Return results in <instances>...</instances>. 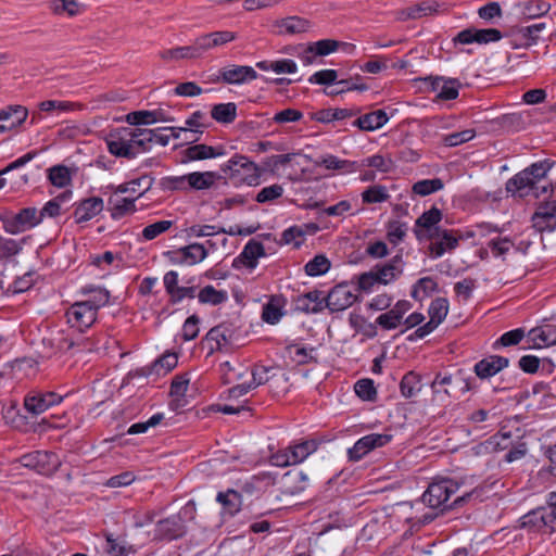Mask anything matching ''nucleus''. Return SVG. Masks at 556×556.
Returning a JSON list of instances; mask_svg holds the SVG:
<instances>
[{
	"instance_id": "nucleus-31",
	"label": "nucleus",
	"mask_w": 556,
	"mask_h": 556,
	"mask_svg": "<svg viewBox=\"0 0 556 556\" xmlns=\"http://www.w3.org/2000/svg\"><path fill=\"white\" fill-rule=\"evenodd\" d=\"M314 164L316 166H324L327 169L342 170L346 173L355 172L358 167L356 162L340 160L332 154H327L315 160Z\"/></svg>"
},
{
	"instance_id": "nucleus-13",
	"label": "nucleus",
	"mask_w": 556,
	"mask_h": 556,
	"mask_svg": "<svg viewBox=\"0 0 556 556\" xmlns=\"http://www.w3.org/2000/svg\"><path fill=\"white\" fill-rule=\"evenodd\" d=\"M442 219V212L435 206L424 212L415 223V233L418 239L433 240L434 232H438L441 227L438 224Z\"/></svg>"
},
{
	"instance_id": "nucleus-36",
	"label": "nucleus",
	"mask_w": 556,
	"mask_h": 556,
	"mask_svg": "<svg viewBox=\"0 0 556 556\" xmlns=\"http://www.w3.org/2000/svg\"><path fill=\"white\" fill-rule=\"evenodd\" d=\"M154 179L149 175H143L137 179H132L128 182L122 184L115 188V193L137 192L138 188H142L139 197L144 194L151 189Z\"/></svg>"
},
{
	"instance_id": "nucleus-47",
	"label": "nucleus",
	"mask_w": 556,
	"mask_h": 556,
	"mask_svg": "<svg viewBox=\"0 0 556 556\" xmlns=\"http://www.w3.org/2000/svg\"><path fill=\"white\" fill-rule=\"evenodd\" d=\"M444 184L440 178L424 179L414 184L413 191L421 197L429 195L435 191L443 189Z\"/></svg>"
},
{
	"instance_id": "nucleus-62",
	"label": "nucleus",
	"mask_w": 556,
	"mask_h": 556,
	"mask_svg": "<svg viewBox=\"0 0 556 556\" xmlns=\"http://www.w3.org/2000/svg\"><path fill=\"white\" fill-rule=\"evenodd\" d=\"M154 111H134L126 115V122L134 126L153 124Z\"/></svg>"
},
{
	"instance_id": "nucleus-16",
	"label": "nucleus",
	"mask_w": 556,
	"mask_h": 556,
	"mask_svg": "<svg viewBox=\"0 0 556 556\" xmlns=\"http://www.w3.org/2000/svg\"><path fill=\"white\" fill-rule=\"evenodd\" d=\"M533 227L542 231L556 229V200L541 203L532 215Z\"/></svg>"
},
{
	"instance_id": "nucleus-37",
	"label": "nucleus",
	"mask_w": 556,
	"mask_h": 556,
	"mask_svg": "<svg viewBox=\"0 0 556 556\" xmlns=\"http://www.w3.org/2000/svg\"><path fill=\"white\" fill-rule=\"evenodd\" d=\"M84 294H90L88 300H85L91 308H94V312L98 313L100 307L105 306L110 301V292L103 288H93L86 287L83 289Z\"/></svg>"
},
{
	"instance_id": "nucleus-25",
	"label": "nucleus",
	"mask_w": 556,
	"mask_h": 556,
	"mask_svg": "<svg viewBox=\"0 0 556 556\" xmlns=\"http://www.w3.org/2000/svg\"><path fill=\"white\" fill-rule=\"evenodd\" d=\"M103 210V200L98 197L85 199L74 212L76 223L88 222Z\"/></svg>"
},
{
	"instance_id": "nucleus-8",
	"label": "nucleus",
	"mask_w": 556,
	"mask_h": 556,
	"mask_svg": "<svg viewBox=\"0 0 556 556\" xmlns=\"http://www.w3.org/2000/svg\"><path fill=\"white\" fill-rule=\"evenodd\" d=\"M20 462L24 467L34 469L45 476L53 475L61 466L59 456L48 451H35L23 455Z\"/></svg>"
},
{
	"instance_id": "nucleus-11",
	"label": "nucleus",
	"mask_w": 556,
	"mask_h": 556,
	"mask_svg": "<svg viewBox=\"0 0 556 556\" xmlns=\"http://www.w3.org/2000/svg\"><path fill=\"white\" fill-rule=\"evenodd\" d=\"M392 440L388 433H370L358 439L353 447L348 450L350 460L357 462L376 447H381Z\"/></svg>"
},
{
	"instance_id": "nucleus-55",
	"label": "nucleus",
	"mask_w": 556,
	"mask_h": 556,
	"mask_svg": "<svg viewBox=\"0 0 556 556\" xmlns=\"http://www.w3.org/2000/svg\"><path fill=\"white\" fill-rule=\"evenodd\" d=\"M355 393L364 401H374L377 391L370 379H361L354 386Z\"/></svg>"
},
{
	"instance_id": "nucleus-32",
	"label": "nucleus",
	"mask_w": 556,
	"mask_h": 556,
	"mask_svg": "<svg viewBox=\"0 0 556 556\" xmlns=\"http://www.w3.org/2000/svg\"><path fill=\"white\" fill-rule=\"evenodd\" d=\"M211 116L217 123L230 124L237 118V105L233 102L213 105Z\"/></svg>"
},
{
	"instance_id": "nucleus-41",
	"label": "nucleus",
	"mask_w": 556,
	"mask_h": 556,
	"mask_svg": "<svg viewBox=\"0 0 556 556\" xmlns=\"http://www.w3.org/2000/svg\"><path fill=\"white\" fill-rule=\"evenodd\" d=\"M286 350L298 365L318 363L317 358L312 355V352L316 350L315 348L307 350L305 346H301L299 344H289Z\"/></svg>"
},
{
	"instance_id": "nucleus-12",
	"label": "nucleus",
	"mask_w": 556,
	"mask_h": 556,
	"mask_svg": "<svg viewBox=\"0 0 556 556\" xmlns=\"http://www.w3.org/2000/svg\"><path fill=\"white\" fill-rule=\"evenodd\" d=\"M66 318L71 327L84 331L96 321L97 313L85 301H79L71 305L66 312Z\"/></svg>"
},
{
	"instance_id": "nucleus-43",
	"label": "nucleus",
	"mask_w": 556,
	"mask_h": 556,
	"mask_svg": "<svg viewBox=\"0 0 556 556\" xmlns=\"http://www.w3.org/2000/svg\"><path fill=\"white\" fill-rule=\"evenodd\" d=\"M551 10V4L541 0H531L523 3L522 15L526 20L544 16Z\"/></svg>"
},
{
	"instance_id": "nucleus-34",
	"label": "nucleus",
	"mask_w": 556,
	"mask_h": 556,
	"mask_svg": "<svg viewBox=\"0 0 556 556\" xmlns=\"http://www.w3.org/2000/svg\"><path fill=\"white\" fill-rule=\"evenodd\" d=\"M48 8L54 15L66 14L74 17L79 14V3L76 0H48Z\"/></svg>"
},
{
	"instance_id": "nucleus-53",
	"label": "nucleus",
	"mask_w": 556,
	"mask_h": 556,
	"mask_svg": "<svg viewBox=\"0 0 556 556\" xmlns=\"http://www.w3.org/2000/svg\"><path fill=\"white\" fill-rule=\"evenodd\" d=\"M525 337V330L521 328H517L510 331H507L501 336L500 339H497L494 344L493 349H498L501 346H511L518 344Z\"/></svg>"
},
{
	"instance_id": "nucleus-23",
	"label": "nucleus",
	"mask_w": 556,
	"mask_h": 556,
	"mask_svg": "<svg viewBox=\"0 0 556 556\" xmlns=\"http://www.w3.org/2000/svg\"><path fill=\"white\" fill-rule=\"evenodd\" d=\"M257 78L253 67L247 65H232L222 70V80L226 84H243Z\"/></svg>"
},
{
	"instance_id": "nucleus-35",
	"label": "nucleus",
	"mask_w": 556,
	"mask_h": 556,
	"mask_svg": "<svg viewBox=\"0 0 556 556\" xmlns=\"http://www.w3.org/2000/svg\"><path fill=\"white\" fill-rule=\"evenodd\" d=\"M277 25L289 35L305 33L311 27L309 21L295 15L280 20Z\"/></svg>"
},
{
	"instance_id": "nucleus-3",
	"label": "nucleus",
	"mask_w": 556,
	"mask_h": 556,
	"mask_svg": "<svg viewBox=\"0 0 556 556\" xmlns=\"http://www.w3.org/2000/svg\"><path fill=\"white\" fill-rule=\"evenodd\" d=\"M485 488V484L477 486L470 492H467L464 495L458 496L451 505H446L451 495L454 494L459 489V483L453 479L443 478L430 483L427 490L424 492L421 500L422 503L429 506L430 508H453L456 506H462L465 502H467L469 498L473 496L481 497Z\"/></svg>"
},
{
	"instance_id": "nucleus-4",
	"label": "nucleus",
	"mask_w": 556,
	"mask_h": 556,
	"mask_svg": "<svg viewBox=\"0 0 556 556\" xmlns=\"http://www.w3.org/2000/svg\"><path fill=\"white\" fill-rule=\"evenodd\" d=\"M222 175L216 172H193L182 176H169L161 179V187L169 191H203L211 189Z\"/></svg>"
},
{
	"instance_id": "nucleus-60",
	"label": "nucleus",
	"mask_w": 556,
	"mask_h": 556,
	"mask_svg": "<svg viewBox=\"0 0 556 556\" xmlns=\"http://www.w3.org/2000/svg\"><path fill=\"white\" fill-rule=\"evenodd\" d=\"M513 247L514 243L508 238H496L488 242V248L495 257L504 256Z\"/></svg>"
},
{
	"instance_id": "nucleus-1",
	"label": "nucleus",
	"mask_w": 556,
	"mask_h": 556,
	"mask_svg": "<svg viewBox=\"0 0 556 556\" xmlns=\"http://www.w3.org/2000/svg\"><path fill=\"white\" fill-rule=\"evenodd\" d=\"M153 136L152 129L123 127L109 134L106 144L112 155L131 160L151 149Z\"/></svg>"
},
{
	"instance_id": "nucleus-27",
	"label": "nucleus",
	"mask_w": 556,
	"mask_h": 556,
	"mask_svg": "<svg viewBox=\"0 0 556 556\" xmlns=\"http://www.w3.org/2000/svg\"><path fill=\"white\" fill-rule=\"evenodd\" d=\"M237 38L236 34L228 30L213 31L198 37L202 53H206L210 49L223 46Z\"/></svg>"
},
{
	"instance_id": "nucleus-21",
	"label": "nucleus",
	"mask_w": 556,
	"mask_h": 556,
	"mask_svg": "<svg viewBox=\"0 0 556 556\" xmlns=\"http://www.w3.org/2000/svg\"><path fill=\"white\" fill-rule=\"evenodd\" d=\"M509 359L500 355H490L479 361L475 367V374L480 379H488L495 376L497 372L508 367Z\"/></svg>"
},
{
	"instance_id": "nucleus-56",
	"label": "nucleus",
	"mask_w": 556,
	"mask_h": 556,
	"mask_svg": "<svg viewBox=\"0 0 556 556\" xmlns=\"http://www.w3.org/2000/svg\"><path fill=\"white\" fill-rule=\"evenodd\" d=\"M547 26V22H540L529 26L520 27L518 33L527 40L526 45L530 46L535 43L539 39V34L545 29Z\"/></svg>"
},
{
	"instance_id": "nucleus-51",
	"label": "nucleus",
	"mask_w": 556,
	"mask_h": 556,
	"mask_svg": "<svg viewBox=\"0 0 556 556\" xmlns=\"http://www.w3.org/2000/svg\"><path fill=\"white\" fill-rule=\"evenodd\" d=\"M24 242L25 239L17 242L14 239L0 237V260L9 258L18 254L23 249L22 244Z\"/></svg>"
},
{
	"instance_id": "nucleus-48",
	"label": "nucleus",
	"mask_w": 556,
	"mask_h": 556,
	"mask_svg": "<svg viewBox=\"0 0 556 556\" xmlns=\"http://www.w3.org/2000/svg\"><path fill=\"white\" fill-rule=\"evenodd\" d=\"M390 198L387 188L381 185H375L367 188L362 193V200L364 203H381Z\"/></svg>"
},
{
	"instance_id": "nucleus-64",
	"label": "nucleus",
	"mask_w": 556,
	"mask_h": 556,
	"mask_svg": "<svg viewBox=\"0 0 556 556\" xmlns=\"http://www.w3.org/2000/svg\"><path fill=\"white\" fill-rule=\"evenodd\" d=\"M200 318L197 315L189 316L182 326V339L185 341L194 340L199 334Z\"/></svg>"
},
{
	"instance_id": "nucleus-39",
	"label": "nucleus",
	"mask_w": 556,
	"mask_h": 556,
	"mask_svg": "<svg viewBox=\"0 0 556 556\" xmlns=\"http://www.w3.org/2000/svg\"><path fill=\"white\" fill-rule=\"evenodd\" d=\"M198 299L202 304L219 305L227 301L228 294L225 290H216L208 285L200 290Z\"/></svg>"
},
{
	"instance_id": "nucleus-14",
	"label": "nucleus",
	"mask_w": 556,
	"mask_h": 556,
	"mask_svg": "<svg viewBox=\"0 0 556 556\" xmlns=\"http://www.w3.org/2000/svg\"><path fill=\"white\" fill-rule=\"evenodd\" d=\"M207 254L201 243H191L168 253L170 262L176 265H195L204 261Z\"/></svg>"
},
{
	"instance_id": "nucleus-50",
	"label": "nucleus",
	"mask_w": 556,
	"mask_h": 556,
	"mask_svg": "<svg viewBox=\"0 0 556 556\" xmlns=\"http://www.w3.org/2000/svg\"><path fill=\"white\" fill-rule=\"evenodd\" d=\"M448 312V301L445 298L434 299L429 307V316L432 320L441 324Z\"/></svg>"
},
{
	"instance_id": "nucleus-58",
	"label": "nucleus",
	"mask_w": 556,
	"mask_h": 556,
	"mask_svg": "<svg viewBox=\"0 0 556 556\" xmlns=\"http://www.w3.org/2000/svg\"><path fill=\"white\" fill-rule=\"evenodd\" d=\"M283 194V188L281 185L275 184L263 188L255 197V201L258 203L271 202Z\"/></svg>"
},
{
	"instance_id": "nucleus-9",
	"label": "nucleus",
	"mask_w": 556,
	"mask_h": 556,
	"mask_svg": "<svg viewBox=\"0 0 556 556\" xmlns=\"http://www.w3.org/2000/svg\"><path fill=\"white\" fill-rule=\"evenodd\" d=\"M2 220L4 230L12 235L21 233L41 222L36 207L22 208L16 215L3 218Z\"/></svg>"
},
{
	"instance_id": "nucleus-5",
	"label": "nucleus",
	"mask_w": 556,
	"mask_h": 556,
	"mask_svg": "<svg viewBox=\"0 0 556 556\" xmlns=\"http://www.w3.org/2000/svg\"><path fill=\"white\" fill-rule=\"evenodd\" d=\"M197 513L194 501H189L178 514L169 516L156 522L154 539L160 541H173L186 535L185 521L193 520Z\"/></svg>"
},
{
	"instance_id": "nucleus-30",
	"label": "nucleus",
	"mask_w": 556,
	"mask_h": 556,
	"mask_svg": "<svg viewBox=\"0 0 556 556\" xmlns=\"http://www.w3.org/2000/svg\"><path fill=\"white\" fill-rule=\"evenodd\" d=\"M222 148H215L206 144H194L186 149L185 156L188 161H201L224 155Z\"/></svg>"
},
{
	"instance_id": "nucleus-46",
	"label": "nucleus",
	"mask_w": 556,
	"mask_h": 556,
	"mask_svg": "<svg viewBox=\"0 0 556 556\" xmlns=\"http://www.w3.org/2000/svg\"><path fill=\"white\" fill-rule=\"evenodd\" d=\"M72 197V191H65L56 198L50 200L45 204V206L38 211L40 219L42 220L43 216L56 217L61 213V202L70 199Z\"/></svg>"
},
{
	"instance_id": "nucleus-54",
	"label": "nucleus",
	"mask_w": 556,
	"mask_h": 556,
	"mask_svg": "<svg viewBox=\"0 0 556 556\" xmlns=\"http://www.w3.org/2000/svg\"><path fill=\"white\" fill-rule=\"evenodd\" d=\"M136 198H122L116 200L112 207V217L114 219H118L128 213H132L136 211L135 205Z\"/></svg>"
},
{
	"instance_id": "nucleus-49",
	"label": "nucleus",
	"mask_w": 556,
	"mask_h": 556,
	"mask_svg": "<svg viewBox=\"0 0 556 556\" xmlns=\"http://www.w3.org/2000/svg\"><path fill=\"white\" fill-rule=\"evenodd\" d=\"M375 274L377 276L378 283L388 285L403 273V268L400 265H388L384 264L381 267H376Z\"/></svg>"
},
{
	"instance_id": "nucleus-26",
	"label": "nucleus",
	"mask_w": 556,
	"mask_h": 556,
	"mask_svg": "<svg viewBox=\"0 0 556 556\" xmlns=\"http://www.w3.org/2000/svg\"><path fill=\"white\" fill-rule=\"evenodd\" d=\"M439 3L435 1H422L413 7L402 9L396 12L399 21L417 20L438 11Z\"/></svg>"
},
{
	"instance_id": "nucleus-10",
	"label": "nucleus",
	"mask_w": 556,
	"mask_h": 556,
	"mask_svg": "<svg viewBox=\"0 0 556 556\" xmlns=\"http://www.w3.org/2000/svg\"><path fill=\"white\" fill-rule=\"evenodd\" d=\"M358 300V295L350 289L346 282L334 286L325 298L326 307L331 312L344 311Z\"/></svg>"
},
{
	"instance_id": "nucleus-22",
	"label": "nucleus",
	"mask_w": 556,
	"mask_h": 556,
	"mask_svg": "<svg viewBox=\"0 0 556 556\" xmlns=\"http://www.w3.org/2000/svg\"><path fill=\"white\" fill-rule=\"evenodd\" d=\"M295 306L298 311L304 312L306 314H317L326 307V302L325 298H323V292L319 290H314L299 295L295 300Z\"/></svg>"
},
{
	"instance_id": "nucleus-29",
	"label": "nucleus",
	"mask_w": 556,
	"mask_h": 556,
	"mask_svg": "<svg viewBox=\"0 0 556 556\" xmlns=\"http://www.w3.org/2000/svg\"><path fill=\"white\" fill-rule=\"evenodd\" d=\"M264 255V245L261 242L251 239L245 244L243 251L240 253L237 260L240 261L244 266L249 268H254L257 264V258Z\"/></svg>"
},
{
	"instance_id": "nucleus-63",
	"label": "nucleus",
	"mask_w": 556,
	"mask_h": 556,
	"mask_svg": "<svg viewBox=\"0 0 556 556\" xmlns=\"http://www.w3.org/2000/svg\"><path fill=\"white\" fill-rule=\"evenodd\" d=\"M362 165L377 168L378 170H380L382 173H388L392 169L393 162L390 159H384L380 154H376V155L365 159L362 162Z\"/></svg>"
},
{
	"instance_id": "nucleus-33",
	"label": "nucleus",
	"mask_w": 556,
	"mask_h": 556,
	"mask_svg": "<svg viewBox=\"0 0 556 556\" xmlns=\"http://www.w3.org/2000/svg\"><path fill=\"white\" fill-rule=\"evenodd\" d=\"M256 67L262 71H274L277 74H292L298 70L296 63L290 59H281L276 61H260Z\"/></svg>"
},
{
	"instance_id": "nucleus-28",
	"label": "nucleus",
	"mask_w": 556,
	"mask_h": 556,
	"mask_svg": "<svg viewBox=\"0 0 556 556\" xmlns=\"http://www.w3.org/2000/svg\"><path fill=\"white\" fill-rule=\"evenodd\" d=\"M388 121L387 113L383 110H377L359 116L353 122V125L357 126L361 130L372 131L382 127Z\"/></svg>"
},
{
	"instance_id": "nucleus-40",
	"label": "nucleus",
	"mask_w": 556,
	"mask_h": 556,
	"mask_svg": "<svg viewBox=\"0 0 556 556\" xmlns=\"http://www.w3.org/2000/svg\"><path fill=\"white\" fill-rule=\"evenodd\" d=\"M420 376L414 371L404 375L400 383L401 394L406 397L415 396L421 390Z\"/></svg>"
},
{
	"instance_id": "nucleus-42",
	"label": "nucleus",
	"mask_w": 556,
	"mask_h": 556,
	"mask_svg": "<svg viewBox=\"0 0 556 556\" xmlns=\"http://www.w3.org/2000/svg\"><path fill=\"white\" fill-rule=\"evenodd\" d=\"M216 501L220 503L230 515H233L240 509L241 494L232 489H229L226 492H219L217 494Z\"/></svg>"
},
{
	"instance_id": "nucleus-15",
	"label": "nucleus",
	"mask_w": 556,
	"mask_h": 556,
	"mask_svg": "<svg viewBox=\"0 0 556 556\" xmlns=\"http://www.w3.org/2000/svg\"><path fill=\"white\" fill-rule=\"evenodd\" d=\"M203 56L198 37L189 46L175 47L159 52L164 62H179L182 60H198Z\"/></svg>"
},
{
	"instance_id": "nucleus-18",
	"label": "nucleus",
	"mask_w": 556,
	"mask_h": 556,
	"mask_svg": "<svg viewBox=\"0 0 556 556\" xmlns=\"http://www.w3.org/2000/svg\"><path fill=\"white\" fill-rule=\"evenodd\" d=\"M424 80L430 84L432 91L438 92L437 98L440 100H454L458 97L460 83L456 78L429 76Z\"/></svg>"
},
{
	"instance_id": "nucleus-20",
	"label": "nucleus",
	"mask_w": 556,
	"mask_h": 556,
	"mask_svg": "<svg viewBox=\"0 0 556 556\" xmlns=\"http://www.w3.org/2000/svg\"><path fill=\"white\" fill-rule=\"evenodd\" d=\"M460 238L462 236H456L454 230L441 228L438 232H434L433 240L435 241L429 245L431 255L441 257L446 251L455 250Z\"/></svg>"
},
{
	"instance_id": "nucleus-17",
	"label": "nucleus",
	"mask_w": 556,
	"mask_h": 556,
	"mask_svg": "<svg viewBox=\"0 0 556 556\" xmlns=\"http://www.w3.org/2000/svg\"><path fill=\"white\" fill-rule=\"evenodd\" d=\"M502 37V33L496 28H467L458 33L457 37L455 38V41L463 45H469L472 42L485 45L489 42H496L501 40Z\"/></svg>"
},
{
	"instance_id": "nucleus-57",
	"label": "nucleus",
	"mask_w": 556,
	"mask_h": 556,
	"mask_svg": "<svg viewBox=\"0 0 556 556\" xmlns=\"http://www.w3.org/2000/svg\"><path fill=\"white\" fill-rule=\"evenodd\" d=\"M473 129H465L444 136L443 143L446 147H456L458 144L470 141L475 137Z\"/></svg>"
},
{
	"instance_id": "nucleus-59",
	"label": "nucleus",
	"mask_w": 556,
	"mask_h": 556,
	"mask_svg": "<svg viewBox=\"0 0 556 556\" xmlns=\"http://www.w3.org/2000/svg\"><path fill=\"white\" fill-rule=\"evenodd\" d=\"M220 232H226V229L215 225H192L187 229L190 237H211Z\"/></svg>"
},
{
	"instance_id": "nucleus-61",
	"label": "nucleus",
	"mask_w": 556,
	"mask_h": 556,
	"mask_svg": "<svg viewBox=\"0 0 556 556\" xmlns=\"http://www.w3.org/2000/svg\"><path fill=\"white\" fill-rule=\"evenodd\" d=\"M173 225V222L170 220H160L156 223H153L151 225H148L142 230V236L146 240H152L160 236L161 233L168 230Z\"/></svg>"
},
{
	"instance_id": "nucleus-7",
	"label": "nucleus",
	"mask_w": 556,
	"mask_h": 556,
	"mask_svg": "<svg viewBox=\"0 0 556 556\" xmlns=\"http://www.w3.org/2000/svg\"><path fill=\"white\" fill-rule=\"evenodd\" d=\"M317 450L315 440H306L301 443L278 451L271 456L275 466L287 467L303 462L308 455Z\"/></svg>"
},
{
	"instance_id": "nucleus-24",
	"label": "nucleus",
	"mask_w": 556,
	"mask_h": 556,
	"mask_svg": "<svg viewBox=\"0 0 556 556\" xmlns=\"http://www.w3.org/2000/svg\"><path fill=\"white\" fill-rule=\"evenodd\" d=\"M178 364V356L176 353L166 352L157 359H155L150 366L141 368V374L144 376L150 375H166L173 370Z\"/></svg>"
},
{
	"instance_id": "nucleus-52",
	"label": "nucleus",
	"mask_w": 556,
	"mask_h": 556,
	"mask_svg": "<svg viewBox=\"0 0 556 556\" xmlns=\"http://www.w3.org/2000/svg\"><path fill=\"white\" fill-rule=\"evenodd\" d=\"M438 289V283L431 277H422L415 283L410 295L415 300H420L419 292L422 291L425 295H430Z\"/></svg>"
},
{
	"instance_id": "nucleus-6",
	"label": "nucleus",
	"mask_w": 556,
	"mask_h": 556,
	"mask_svg": "<svg viewBox=\"0 0 556 556\" xmlns=\"http://www.w3.org/2000/svg\"><path fill=\"white\" fill-rule=\"evenodd\" d=\"M222 172L230 178L238 177L249 186L258 184L260 168L257 165L249 161L245 156L236 155L231 157L225 165L220 166Z\"/></svg>"
},
{
	"instance_id": "nucleus-19",
	"label": "nucleus",
	"mask_w": 556,
	"mask_h": 556,
	"mask_svg": "<svg viewBox=\"0 0 556 556\" xmlns=\"http://www.w3.org/2000/svg\"><path fill=\"white\" fill-rule=\"evenodd\" d=\"M62 400L63 396L54 392H38L36 394L26 396L24 406L29 413L39 415L45 413L50 407L60 404Z\"/></svg>"
},
{
	"instance_id": "nucleus-2",
	"label": "nucleus",
	"mask_w": 556,
	"mask_h": 556,
	"mask_svg": "<svg viewBox=\"0 0 556 556\" xmlns=\"http://www.w3.org/2000/svg\"><path fill=\"white\" fill-rule=\"evenodd\" d=\"M548 160H543L531 164L523 170L517 173L507 180L506 191L513 197L525 198L533 195L539 198L548 192V185L542 184L546 174L552 168Z\"/></svg>"
},
{
	"instance_id": "nucleus-44",
	"label": "nucleus",
	"mask_w": 556,
	"mask_h": 556,
	"mask_svg": "<svg viewBox=\"0 0 556 556\" xmlns=\"http://www.w3.org/2000/svg\"><path fill=\"white\" fill-rule=\"evenodd\" d=\"M48 178L50 182L59 188H64L71 184V173L65 165H55L49 168Z\"/></svg>"
},
{
	"instance_id": "nucleus-45",
	"label": "nucleus",
	"mask_w": 556,
	"mask_h": 556,
	"mask_svg": "<svg viewBox=\"0 0 556 556\" xmlns=\"http://www.w3.org/2000/svg\"><path fill=\"white\" fill-rule=\"evenodd\" d=\"M330 266V261L325 255L318 254L306 263L304 269L306 275L316 277L326 274Z\"/></svg>"
},
{
	"instance_id": "nucleus-38",
	"label": "nucleus",
	"mask_w": 556,
	"mask_h": 556,
	"mask_svg": "<svg viewBox=\"0 0 556 556\" xmlns=\"http://www.w3.org/2000/svg\"><path fill=\"white\" fill-rule=\"evenodd\" d=\"M529 336L536 343L540 340L545 345L556 344V326L544 324L529 331Z\"/></svg>"
}]
</instances>
